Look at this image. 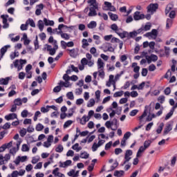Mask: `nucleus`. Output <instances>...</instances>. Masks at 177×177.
Here are the masks:
<instances>
[{
    "instance_id": "f257e3e1",
    "label": "nucleus",
    "mask_w": 177,
    "mask_h": 177,
    "mask_svg": "<svg viewBox=\"0 0 177 177\" xmlns=\"http://www.w3.org/2000/svg\"><path fill=\"white\" fill-rule=\"evenodd\" d=\"M62 28H67V25L62 24L58 26V30L59 32H57V35H61V37H62L63 39H66V41L70 39V35L64 33L62 30Z\"/></svg>"
},
{
    "instance_id": "f03ea898",
    "label": "nucleus",
    "mask_w": 177,
    "mask_h": 177,
    "mask_svg": "<svg viewBox=\"0 0 177 177\" xmlns=\"http://www.w3.org/2000/svg\"><path fill=\"white\" fill-rule=\"evenodd\" d=\"M95 114V111L91 110L88 111V116L86 117V115H84L82 118L80 120V122L82 125H85L89 120H91V117Z\"/></svg>"
},
{
    "instance_id": "7ed1b4c3",
    "label": "nucleus",
    "mask_w": 177,
    "mask_h": 177,
    "mask_svg": "<svg viewBox=\"0 0 177 177\" xmlns=\"http://www.w3.org/2000/svg\"><path fill=\"white\" fill-rule=\"evenodd\" d=\"M147 9L148 13H153V12H156L158 9V3H150Z\"/></svg>"
},
{
    "instance_id": "20e7f679",
    "label": "nucleus",
    "mask_w": 177,
    "mask_h": 177,
    "mask_svg": "<svg viewBox=\"0 0 177 177\" xmlns=\"http://www.w3.org/2000/svg\"><path fill=\"white\" fill-rule=\"evenodd\" d=\"M145 17V14H140V12L139 11H136L133 14V19L136 21L143 20Z\"/></svg>"
},
{
    "instance_id": "39448f33",
    "label": "nucleus",
    "mask_w": 177,
    "mask_h": 177,
    "mask_svg": "<svg viewBox=\"0 0 177 177\" xmlns=\"http://www.w3.org/2000/svg\"><path fill=\"white\" fill-rule=\"evenodd\" d=\"M172 127L173 124H169L168 123L163 131V136H165V135H168V133H169V132H171V131H172Z\"/></svg>"
},
{
    "instance_id": "423d86ee",
    "label": "nucleus",
    "mask_w": 177,
    "mask_h": 177,
    "mask_svg": "<svg viewBox=\"0 0 177 177\" xmlns=\"http://www.w3.org/2000/svg\"><path fill=\"white\" fill-rule=\"evenodd\" d=\"M96 9H98V8H95V7H91L89 8V12L88 14V16L89 17H93V16H97V12H96Z\"/></svg>"
},
{
    "instance_id": "0eeeda50",
    "label": "nucleus",
    "mask_w": 177,
    "mask_h": 177,
    "mask_svg": "<svg viewBox=\"0 0 177 177\" xmlns=\"http://www.w3.org/2000/svg\"><path fill=\"white\" fill-rule=\"evenodd\" d=\"M17 118V114L16 113H10L5 116V120L7 121H10V120H15Z\"/></svg>"
},
{
    "instance_id": "6e6552de",
    "label": "nucleus",
    "mask_w": 177,
    "mask_h": 177,
    "mask_svg": "<svg viewBox=\"0 0 177 177\" xmlns=\"http://www.w3.org/2000/svg\"><path fill=\"white\" fill-rule=\"evenodd\" d=\"M116 34H118L122 39H124V38H129V33L127 31H123L122 32H118Z\"/></svg>"
},
{
    "instance_id": "1a4fd4ad",
    "label": "nucleus",
    "mask_w": 177,
    "mask_h": 177,
    "mask_svg": "<svg viewBox=\"0 0 177 177\" xmlns=\"http://www.w3.org/2000/svg\"><path fill=\"white\" fill-rule=\"evenodd\" d=\"M88 3H90V6H92L91 8L99 9V5L96 2V0H88Z\"/></svg>"
},
{
    "instance_id": "9d476101",
    "label": "nucleus",
    "mask_w": 177,
    "mask_h": 177,
    "mask_svg": "<svg viewBox=\"0 0 177 177\" xmlns=\"http://www.w3.org/2000/svg\"><path fill=\"white\" fill-rule=\"evenodd\" d=\"M97 67L98 69H100L102 71H103V68H104V62H103V60H102L101 58L97 59Z\"/></svg>"
},
{
    "instance_id": "9b49d317",
    "label": "nucleus",
    "mask_w": 177,
    "mask_h": 177,
    "mask_svg": "<svg viewBox=\"0 0 177 177\" xmlns=\"http://www.w3.org/2000/svg\"><path fill=\"white\" fill-rule=\"evenodd\" d=\"M108 15L113 21H117L118 20V15L117 14H113V12H108Z\"/></svg>"
},
{
    "instance_id": "f8f14e48",
    "label": "nucleus",
    "mask_w": 177,
    "mask_h": 177,
    "mask_svg": "<svg viewBox=\"0 0 177 177\" xmlns=\"http://www.w3.org/2000/svg\"><path fill=\"white\" fill-rule=\"evenodd\" d=\"M132 68H133L134 73H139L140 70V66H138V63L133 62L131 65Z\"/></svg>"
},
{
    "instance_id": "ddd939ff",
    "label": "nucleus",
    "mask_w": 177,
    "mask_h": 177,
    "mask_svg": "<svg viewBox=\"0 0 177 177\" xmlns=\"http://www.w3.org/2000/svg\"><path fill=\"white\" fill-rule=\"evenodd\" d=\"M66 50L69 51V55L71 57H77V50L75 48L73 49H66Z\"/></svg>"
},
{
    "instance_id": "4468645a",
    "label": "nucleus",
    "mask_w": 177,
    "mask_h": 177,
    "mask_svg": "<svg viewBox=\"0 0 177 177\" xmlns=\"http://www.w3.org/2000/svg\"><path fill=\"white\" fill-rule=\"evenodd\" d=\"M58 85H62V87L64 86L65 88H69V86H71V84H70V82H68V81H65V82H64L60 80L59 83H58Z\"/></svg>"
},
{
    "instance_id": "2eb2a0df",
    "label": "nucleus",
    "mask_w": 177,
    "mask_h": 177,
    "mask_svg": "<svg viewBox=\"0 0 177 177\" xmlns=\"http://www.w3.org/2000/svg\"><path fill=\"white\" fill-rule=\"evenodd\" d=\"M124 174H125V171H124V170H116L114 171V176H117V177H121V176H124Z\"/></svg>"
},
{
    "instance_id": "dca6fc26",
    "label": "nucleus",
    "mask_w": 177,
    "mask_h": 177,
    "mask_svg": "<svg viewBox=\"0 0 177 177\" xmlns=\"http://www.w3.org/2000/svg\"><path fill=\"white\" fill-rule=\"evenodd\" d=\"M44 23L45 26H55V21L48 20L46 18H44Z\"/></svg>"
},
{
    "instance_id": "f3484780",
    "label": "nucleus",
    "mask_w": 177,
    "mask_h": 177,
    "mask_svg": "<svg viewBox=\"0 0 177 177\" xmlns=\"http://www.w3.org/2000/svg\"><path fill=\"white\" fill-rule=\"evenodd\" d=\"M26 24H28V26H30V27H33L35 28V22L34 21V19H28L26 21Z\"/></svg>"
},
{
    "instance_id": "a211bd4d",
    "label": "nucleus",
    "mask_w": 177,
    "mask_h": 177,
    "mask_svg": "<svg viewBox=\"0 0 177 177\" xmlns=\"http://www.w3.org/2000/svg\"><path fill=\"white\" fill-rule=\"evenodd\" d=\"M8 84H9V77L0 79V85H8Z\"/></svg>"
},
{
    "instance_id": "6ab92c4d",
    "label": "nucleus",
    "mask_w": 177,
    "mask_h": 177,
    "mask_svg": "<svg viewBox=\"0 0 177 177\" xmlns=\"http://www.w3.org/2000/svg\"><path fill=\"white\" fill-rule=\"evenodd\" d=\"M8 48H10V45L4 46L3 48H1V53L2 56H3L5 53H6V52L8 51Z\"/></svg>"
},
{
    "instance_id": "aec40b11",
    "label": "nucleus",
    "mask_w": 177,
    "mask_h": 177,
    "mask_svg": "<svg viewBox=\"0 0 177 177\" xmlns=\"http://www.w3.org/2000/svg\"><path fill=\"white\" fill-rule=\"evenodd\" d=\"M37 26L40 31H44V27H45V25L44 24V21L42 20L38 21Z\"/></svg>"
},
{
    "instance_id": "412c9836",
    "label": "nucleus",
    "mask_w": 177,
    "mask_h": 177,
    "mask_svg": "<svg viewBox=\"0 0 177 177\" xmlns=\"http://www.w3.org/2000/svg\"><path fill=\"white\" fill-rule=\"evenodd\" d=\"M34 45H35V50H37V49H39V43L38 41V36L37 35H36V37H35Z\"/></svg>"
},
{
    "instance_id": "4be33fe9",
    "label": "nucleus",
    "mask_w": 177,
    "mask_h": 177,
    "mask_svg": "<svg viewBox=\"0 0 177 177\" xmlns=\"http://www.w3.org/2000/svg\"><path fill=\"white\" fill-rule=\"evenodd\" d=\"M97 26L96 21H91L88 25L87 27L88 28H95Z\"/></svg>"
},
{
    "instance_id": "5701e85b",
    "label": "nucleus",
    "mask_w": 177,
    "mask_h": 177,
    "mask_svg": "<svg viewBox=\"0 0 177 177\" xmlns=\"http://www.w3.org/2000/svg\"><path fill=\"white\" fill-rule=\"evenodd\" d=\"M80 158H84V160H86L87 158H89V153L86 151H84L80 153Z\"/></svg>"
},
{
    "instance_id": "b1692460",
    "label": "nucleus",
    "mask_w": 177,
    "mask_h": 177,
    "mask_svg": "<svg viewBox=\"0 0 177 177\" xmlns=\"http://www.w3.org/2000/svg\"><path fill=\"white\" fill-rule=\"evenodd\" d=\"M82 47L83 49H85L86 46H89V43H88V40L86 39H83L82 40Z\"/></svg>"
},
{
    "instance_id": "393cba45",
    "label": "nucleus",
    "mask_w": 177,
    "mask_h": 177,
    "mask_svg": "<svg viewBox=\"0 0 177 177\" xmlns=\"http://www.w3.org/2000/svg\"><path fill=\"white\" fill-rule=\"evenodd\" d=\"M64 150V148L62 145H59L57 147L55 148V151L57 153H62Z\"/></svg>"
},
{
    "instance_id": "a878e982",
    "label": "nucleus",
    "mask_w": 177,
    "mask_h": 177,
    "mask_svg": "<svg viewBox=\"0 0 177 177\" xmlns=\"http://www.w3.org/2000/svg\"><path fill=\"white\" fill-rule=\"evenodd\" d=\"M62 88H63V86L62 84H59V86H57L53 88V92L57 93L62 91Z\"/></svg>"
},
{
    "instance_id": "bb28decb",
    "label": "nucleus",
    "mask_w": 177,
    "mask_h": 177,
    "mask_svg": "<svg viewBox=\"0 0 177 177\" xmlns=\"http://www.w3.org/2000/svg\"><path fill=\"white\" fill-rule=\"evenodd\" d=\"M93 106H95V99L91 98L87 104V107H93Z\"/></svg>"
},
{
    "instance_id": "cd10ccee",
    "label": "nucleus",
    "mask_w": 177,
    "mask_h": 177,
    "mask_svg": "<svg viewBox=\"0 0 177 177\" xmlns=\"http://www.w3.org/2000/svg\"><path fill=\"white\" fill-rule=\"evenodd\" d=\"M113 125H115V128H111V129L112 131H117V129L118 128V120H117V118H113Z\"/></svg>"
},
{
    "instance_id": "c85d7f7f",
    "label": "nucleus",
    "mask_w": 177,
    "mask_h": 177,
    "mask_svg": "<svg viewBox=\"0 0 177 177\" xmlns=\"http://www.w3.org/2000/svg\"><path fill=\"white\" fill-rule=\"evenodd\" d=\"M171 26H172V19H167V23H166V28L168 30L169 28H171Z\"/></svg>"
},
{
    "instance_id": "c756f323",
    "label": "nucleus",
    "mask_w": 177,
    "mask_h": 177,
    "mask_svg": "<svg viewBox=\"0 0 177 177\" xmlns=\"http://www.w3.org/2000/svg\"><path fill=\"white\" fill-rule=\"evenodd\" d=\"M111 28L113 30V31H115V32L117 34L118 32V26H117V24H113L111 26Z\"/></svg>"
},
{
    "instance_id": "7c9ffc66",
    "label": "nucleus",
    "mask_w": 177,
    "mask_h": 177,
    "mask_svg": "<svg viewBox=\"0 0 177 177\" xmlns=\"http://www.w3.org/2000/svg\"><path fill=\"white\" fill-rule=\"evenodd\" d=\"M44 125H42V124H41V123H39L36 125L35 129L37 131H42V129H44Z\"/></svg>"
},
{
    "instance_id": "2f4dec72",
    "label": "nucleus",
    "mask_w": 177,
    "mask_h": 177,
    "mask_svg": "<svg viewBox=\"0 0 177 177\" xmlns=\"http://www.w3.org/2000/svg\"><path fill=\"white\" fill-rule=\"evenodd\" d=\"M66 97L68 99H69V100H74V94L71 91L67 93Z\"/></svg>"
},
{
    "instance_id": "473e14b6",
    "label": "nucleus",
    "mask_w": 177,
    "mask_h": 177,
    "mask_svg": "<svg viewBox=\"0 0 177 177\" xmlns=\"http://www.w3.org/2000/svg\"><path fill=\"white\" fill-rule=\"evenodd\" d=\"M151 35L154 37V39H156V38H157V35H158V31L157 30V29H152V30L151 31Z\"/></svg>"
},
{
    "instance_id": "72a5a7b5",
    "label": "nucleus",
    "mask_w": 177,
    "mask_h": 177,
    "mask_svg": "<svg viewBox=\"0 0 177 177\" xmlns=\"http://www.w3.org/2000/svg\"><path fill=\"white\" fill-rule=\"evenodd\" d=\"M14 103L17 106H21L23 104V102H21V100L20 98H17L14 100Z\"/></svg>"
},
{
    "instance_id": "f704fd0d",
    "label": "nucleus",
    "mask_w": 177,
    "mask_h": 177,
    "mask_svg": "<svg viewBox=\"0 0 177 177\" xmlns=\"http://www.w3.org/2000/svg\"><path fill=\"white\" fill-rule=\"evenodd\" d=\"M21 151H30V147L26 144H24L21 147Z\"/></svg>"
},
{
    "instance_id": "c9c22d12",
    "label": "nucleus",
    "mask_w": 177,
    "mask_h": 177,
    "mask_svg": "<svg viewBox=\"0 0 177 177\" xmlns=\"http://www.w3.org/2000/svg\"><path fill=\"white\" fill-rule=\"evenodd\" d=\"M148 73H149V71H147V68H143L142 69L141 75L142 77H147Z\"/></svg>"
},
{
    "instance_id": "e433bc0d",
    "label": "nucleus",
    "mask_w": 177,
    "mask_h": 177,
    "mask_svg": "<svg viewBox=\"0 0 177 177\" xmlns=\"http://www.w3.org/2000/svg\"><path fill=\"white\" fill-rule=\"evenodd\" d=\"M124 93V91H118L115 92L113 94V97H121V96H122V94Z\"/></svg>"
},
{
    "instance_id": "4c0bfd02",
    "label": "nucleus",
    "mask_w": 177,
    "mask_h": 177,
    "mask_svg": "<svg viewBox=\"0 0 177 177\" xmlns=\"http://www.w3.org/2000/svg\"><path fill=\"white\" fill-rule=\"evenodd\" d=\"M8 17H9V15H1V18L3 19V24H5L6 23H8Z\"/></svg>"
},
{
    "instance_id": "58836bf2",
    "label": "nucleus",
    "mask_w": 177,
    "mask_h": 177,
    "mask_svg": "<svg viewBox=\"0 0 177 177\" xmlns=\"http://www.w3.org/2000/svg\"><path fill=\"white\" fill-rule=\"evenodd\" d=\"M163 128H164V123H160L158 129H157L156 130L157 133H161V132H162Z\"/></svg>"
},
{
    "instance_id": "ea45409f",
    "label": "nucleus",
    "mask_w": 177,
    "mask_h": 177,
    "mask_svg": "<svg viewBox=\"0 0 177 177\" xmlns=\"http://www.w3.org/2000/svg\"><path fill=\"white\" fill-rule=\"evenodd\" d=\"M138 35V33H136V31L130 32L129 33V37L128 39L130 38H133V37H136Z\"/></svg>"
},
{
    "instance_id": "a19ab883",
    "label": "nucleus",
    "mask_w": 177,
    "mask_h": 177,
    "mask_svg": "<svg viewBox=\"0 0 177 177\" xmlns=\"http://www.w3.org/2000/svg\"><path fill=\"white\" fill-rule=\"evenodd\" d=\"M129 138H131V132L130 131H127L124 135L123 139H124L125 140H128V139H129Z\"/></svg>"
},
{
    "instance_id": "79ce46f5",
    "label": "nucleus",
    "mask_w": 177,
    "mask_h": 177,
    "mask_svg": "<svg viewBox=\"0 0 177 177\" xmlns=\"http://www.w3.org/2000/svg\"><path fill=\"white\" fill-rule=\"evenodd\" d=\"M150 145H151V140H146L144 142V147L146 149H148V147H150Z\"/></svg>"
},
{
    "instance_id": "37998d69",
    "label": "nucleus",
    "mask_w": 177,
    "mask_h": 177,
    "mask_svg": "<svg viewBox=\"0 0 177 177\" xmlns=\"http://www.w3.org/2000/svg\"><path fill=\"white\" fill-rule=\"evenodd\" d=\"M164 93H165V95H166L167 96L171 95V88H170V87H167V88L164 90Z\"/></svg>"
},
{
    "instance_id": "c03bdc74",
    "label": "nucleus",
    "mask_w": 177,
    "mask_h": 177,
    "mask_svg": "<svg viewBox=\"0 0 177 177\" xmlns=\"http://www.w3.org/2000/svg\"><path fill=\"white\" fill-rule=\"evenodd\" d=\"M138 113H139V110L133 109L130 112V115H131V117H135V115H136V114H138Z\"/></svg>"
},
{
    "instance_id": "a18cd8bd",
    "label": "nucleus",
    "mask_w": 177,
    "mask_h": 177,
    "mask_svg": "<svg viewBox=\"0 0 177 177\" xmlns=\"http://www.w3.org/2000/svg\"><path fill=\"white\" fill-rule=\"evenodd\" d=\"M158 102H160V103L161 104H162V103H164V102H165V96H164V95L159 96L158 98Z\"/></svg>"
},
{
    "instance_id": "49530a36",
    "label": "nucleus",
    "mask_w": 177,
    "mask_h": 177,
    "mask_svg": "<svg viewBox=\"0 0 177 177\" xmlns=\"http://www.w3.org/2000/svg\"><path fill=\"white\" fill-rule=\"evenodd\" d=\"M19 133H20V136H21V138H24V136H26V135L27 133V131H26V129H21L19 131Z\"/></svg>"
},
{
    "instance_id": "de8ad7c7",
    "label": "nucleus",
    "mask_w": 177,
    "mask_h": 177,
    "mask_svg": "<svg viewBox=\"0 0 177 177\" xmlns=\"http://www.w3.org/2000/svg\"><path fill=\"white\" fill-rule=\"evenodd\" d=\"M20 28L22 31H26L28 28V24H21Z\"/></svg>"
},
{
    "instance_id": "09e8293b",
    "label": "nucleus",
    "mask_w": 177,
    "mask_h": 177,
    "mask_svg": "<svg viewBox=\"0 0 177 177\" xmlns=\"http://www.w3.org/2000/svg\"><path fill=\"white\" fill-rule=\"evenodd\" d=\"M21 115L23 118H26L27 115H28V111L27 110H24L21 113Z\"/></svg>"
},
{
    "instance_id": "8fccbe9b",
    "label": "nucleus",
    "mask_w": 177,
    "mask_h": 177,
    "mask_svg": "<svg viewBox=\"0 0 177 177\" xmlns=\"http://www.w3.org/2000/svg\"><path fill=\"white\" fill-rule=\"evenodd\" d=\"M59 174H60V172H59V167H57L53 171V175H54V176H59Z\"/></svg>"
},
{
    "instance_id": "3c124183",
    "label": "nucleus",
    "mask_w": 177,
    "mask_h": 177,
    "mask_svg": "<svg viewBox=\"0 0 177 177\" xmlns=\"http://www.w3.org/2000/svg\"><path fill=\"white\" fill-rule=\"evenodd\" d=\"M73 124V120H68L64 124V128H68Z\"/></svg>"
},
{
    "instance_id": "603ef678",
    "label": "nucleus",
    "mask_w": 177,
    "mask_h": 177,
    "mask_svg": "<svg viewBox=\"0 0 177 177\" xmlns=\"http://www.w3.org/2000/svg\"><path fill=\"white\" fill-rule=\"evenodd\" d=\"M151 59L152 62H157V60H158V57L154 54H151Z\"/></svg>"
},
{
    "instance_id": "864d4df0",
    "label": "nucleus",
    "mask_w": 177,
    "mask_h": 177,
    "mask_svg": "<svg viewBox=\"0 0 177 177\" xmlns=\"http://www.w3.org/2000/svg\"><path fill=\"white\" fill-rule=\"evenodd\" d=\"M73 161L71 160H67L66 162H64V167H68L69 165H71V163Z\"/></svg>"
},
{
    "instance_id": "5fc2aeb1",
    "label": "nucleus",
    "mask_w": 177,
    "mask_h": 177,
    "mask_svg": "<svg viewBox=\"0 0 177 177\" xmlns=\"http://www.w3.org/2000/svg\"><path fill=\"white\" fill-rule=\"evenodd\" d=\"M121 153H122V150L121 149V148L115 149V154L116 156H118V154H121Z\"/></svg>"
},
{
    "instance_id": "6e6d98bb",
    "label": "nucleus",
    "mask_w": 177,
    "mask_h": 177,
    "mask_svg": "<svg viewBox=\"0 0 177 177\" xmlns=\"http://www.w3.org/2000/svg\"><path fill=\"white\" fill-rule=\"evenodd\" d=\"M171 9H172V6H171V5H168L165 9V14L168 15V13H169V12H171Z\"/></svg>"
},
{
    "instance_id": "4d7b16f0",
    "label": "nucleus",
    "mask_w": 177,
    "mask_h": 177,
    "mask_svg": "<svg viewBox=\"0 0 177 177\" xmlns=\"http://www.w3.org/2000/svg\"><path fill=\"white\" fill-rule=\"evenodd\" d=\"M32 69V65L31 64H28L26 66V73H30V70Z\"/></svg>"
},
{
    "instance_id": "13d9d810",
    "label": "nucleus",
    "mask_w": 177,
    "mask_h": 177,
    "mask_svg": "<svg viewBox=\"0 0 177 177\" xmlns=\"http://www.w3.org/2000/svg\"><path fill=\"white\" fill-rule=\"evenodd\" d=\"M113 145V142L110 141L109 142L106 143L105 145V150H109L110 147H111V145Z\"/></svg>"
},
{
    "instance_id": "bf43d9fd",
    "label": "nucleus",
    "mask_w": 177,
    "mask_h": 177,
    "mask_svg": "<svg viewBox=\"0 0 177 177\" xmlns=\"http://www.w3.org/2000/svg\"><path fill=\"white\" fill-rule=\"evenodd\" d=\"M82 103H84V99H82V98H80L76 100V104L77 106L82 104Z\"/></svg>"
},
{
    "instance_id": "052dcab7",
    "label": "nucleus",
    "mask_w": 177,
    "mask_h": 177,
    "mask_svg": "<svg viewBox=\"0 0 177 177\" xmlns=\"http://www.w3.org/2000/svg\"><path fill=\"white\" fill-rule=\"evenodd\" d=\"M24 77H26V73H24V72H20L19 73V80H24Z\"/></svg>"
},
{
    "instance_id": "680f3d73",
    "label": "nucleus",
    "mask_w": 177,
    "mask_h": 177,
    "mask_svg": "<svg viewBox=\"0 0 177 177\" xmlns=\"http://www.w3.org/2000/svg\"><path fill=\"white\" fill-rule=\"evenodd\" d=\"M48 52H49V55H50V56H53L56 53V51L55 50L54 48H50V49L48 48Z\"/></svg>"
},
{
    "instance_id": "e2e57ef3",
    "label": "nucleus",
    "mask_w": 177,
    "mask_h": 177,
    "mask_svg": "<svg viewBox=\"0 0 177 177\" xmlns=\"http://www.w3.org/2000/svg\"><path fill=\"white\" fill-rule=\"evenodd\" d=\"M61 46L63 49H66V48H67V42L62 40L61 41Z\"/></svg>"
},
{
    "instance_id": "0e129e2a",
    "label": "nucleus",
    "mask_w": 177,
    "mask_h": 177,
    "mask_svg": "<svg viewBox=\"0 0 177 177\" xmlns=\"http://www.w3.org/2000/svg\"><path fill=\"white\" fill-rule=\"evenodd\" d=\"M81 64L82 66H86V64H88V59H86V58L82 59Z\"/></svg>"
},
{
    "instance_id": "69168bd1",
    "label": "nucleus",
    "mask_w": 177,
    "mask_h": 177,
    "mask_svg": "<svg viewBox=\"0 0 177 177\" xmlns=\"http://www.w3.org/2000/svg\"><path fill=\"white\" fill-rule=\"evenodd\" d=\"M9 128H10V123H9V122H6V123L2 127V129H9Z\"/></svg>"
},
{
    "instance_id": "338daca9",
    "label": "nucleus",
    "mask_w": 177,
    "mask_h": 177,
    "mask_svg": "<svg viewBox=\"0 0 177 177\" xmlns=\"http://www.w3.org/2000/svg\"><path fill=\"white\" fill-rule=\"evenodd\" d=\"M155 70H156V65L152 64L149 66V71H154Z\"/></svg>"
},
{
    "instance_id": "774afa93",
    "label": "nucleus",
    "mask_w": 177,
    "mask_h": 177,
    "mask_svg": "<svg viewBox=\"0 0 177 177\" xmlns=\"http://www.w3.org/2000/svg\"><path fill=\"white\" fill-rule=\"evenodd\" d=\"M98 147H99V146H97V144H96V142H94L93 146H92L93 151H96V150H97Z\"/></svg>"
}]
</instances>
